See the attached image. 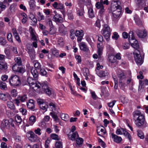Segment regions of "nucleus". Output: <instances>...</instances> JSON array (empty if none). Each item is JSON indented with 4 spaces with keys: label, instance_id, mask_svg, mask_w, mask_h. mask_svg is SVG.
<instances>
[{
    "label": "nucleus",
    "instance_id": "obj_45",
    "mask_svg": "<svg viewBox=\"0 0 148 148\" xmlns=\"http://www.w3.org/2000/svg\"><path fill=\"white\" fill-rule=\"evenodd\" d=\"M6 43V42L5 38L0 37V44L1 45H4Z\"/></svg>",
    "mask_w": 148,
    "mask_h": 148
},
{
    "label": "nucleus",
    "instance_id": "obj_40",
    "mask_svg": "<svg viewBox=\"0 0 148 148\" xmlns=\"http://www.w3.org/2000/svg\"><path fill=\"white\" fill-rule=\"evenodd\" d=\"M58 44L59 46L62 47L64 45V42L63 39L61 38H59L58 41Z\"/></svg>",
    "mask_w": 148,
    "mask_h": 148
},
{
    "label": "nucleus",
    "instance_id": "obj_63",
    "mask_svg": "<svg viewBox=\"0 0 148 148\" xmlns=\"http://www.w3.org/2000/svg\"><path fill=\"white\" fill-rule=\"evenodd\" d=\"M1 148H8L6 143L5 142H2L1 143Z\"/></svg>",
    "mask_w": 148,
    "mask_h": 148
},
{
    "label": "nucleus",
    "instance_id": "obj_50",
    "mask_svg": "<svg viewBox=\"0 0 148 148\" xmlns=\"http://www.w3.org/2000/svg\"><path fill=\"white\" fill-rule=\"evenodd\" d=\"M35 80L33 79L31 77H29L27 79V82H28L29 85L31 84L34 83V82H35Z\"/></svg>",
    "mask_w": 148,
    "mask_h": 148
},
{
    "label": "nucleus",
    "instance_id": "obj_53",
    "mask_svg": "<svg viewBox=\"0 0 148 148\" xmlns=\"http://www.w3.org/2000/svg\"><path fill=\"white\" fill-rule=\"evenodd\" d=\"M40 74L42 75H46L47 74V72L45 69L41 68L40 69Z\"/></svg>",
    "mask_w": 148,
    "mask_h": 148
},
{
    "label": "nucleus",
    "instance_id": "obj_16",
    "mask_svg": "<svg viewBox=\"0 0 148 148\" xmlns=\"http://www.w3.org/2000/svg\"><path fill=\"white\" fill-rule=\"evenodd\" d=\"M111 136L112 138L113 139L114 141L116 143H120L122 140L121 137L113 133L111 134Z\"/></svg>",
    "mask_w": 148,
    "mask_h": 148
},
{
    "label": "nucleus",
    "instance_id": "obj_64",
    "mask_svg": "<svg viewBox=\"0 0 148 148\" xmlns=\"http://www.w3.org/2000/svg\"><path fill=\"white\" fill-rule=\"evenodd\" d=\"M36 147L37 145H33L32 147L30 145L28 144L26 145L25 146V148H36Z\"/></svg>",
    "mask_w": 148,
    "mask_h": 148
},
{
    "label": "nucleus",
    "instance_id": "obj_61",
    "mask_svg": "<svg viewBox=\"0 0 148 148\" xmlns=\"http://www.w3.org/2000/svg\"><path fill=\"white\" fill-rule=\"evenodd\" d=\"M119 37V36L118 35V33L116 32H114L113 35L112 36V38H114L115 40H117Z\"/></svg>",
    "mask_w": 148,
    "mask_h": 148
},
{
    "label": "nucleus",
    "instance_id": "obj_4",
    "mask_svg": "<svg viewBox=\"0 0 148 148\" xmlns=\"http://www.w3.org/2000/svg\"><path fill=\"white\" fill-rule=\"evenodd\" d=\"M102 34L106 40L108 39L111 34V30L109 25L107 24H104L103 26L102 30Z\"/></svg>",
    "mask_w": 148,
    "mask_h": 148
},
{
    "label": "nucleus",
    "instance_id": "obj_38",
    "mask_svg": "<svg viewBox=\"0 0 148 148\" xmlns=\"http://www.w3.org/2000/svg\"><path fill=\"white\" fill-rule=\"evenodd\" d=\"M7 39L8 41L11 42H13V38L12 37V34L10 32H8L7 34Z\"/></svg>",
    "mask_w": 148,
    "mask_h": 148
},
{
    "label": "nucleus",
    "instance_id": "obj_15",
    "mask_svg": "<svg viewBox=\"0 0 148 148\" xmlns=\"http://www.w3.org/2000/svg\"><path fill=\"white\" fill-rule=\"evenodd\" d=\"M58 31L62 35H65L67 33V29L66 28L63 24H61L59 26Z\"/></svg>",
    "mask_w": 148,
    "mask_h": 148
},
{
    "label": "nucleus",
    "instance_id": "obj_14",
    "mask_svg": "<svg viewBox=\"0 0 148 148\" xmlns=\"http://www.w3.org/2000/svg\"><path fill=\"white\" fill-rule=\"evenodd\" d=\"M20 65H17V64H15L12 67V70L14 71L19 73H22L24 72V70L23 69L19 67Z\"/></svg>",
    "mask_w": 148,
    "mask_h": 148
},
{
    "label": "nucleus",
    "instance_id": "obj_35",
    "mask_svg": "<svg viewBox=\"0 0 148 148\" xmlns=\"http://www.w3.org/2000/svg\"><path fill=\"white\" fill-rule=\"evenodd\" d=\"M84 32L82 30H76L75 33V35L76 36H84Z\"/></svg>",
    "mask_w": 148,
    "mask_h": 148
},
{
    "label": "nucleus",
    "instance_id": "obj_43",
    "mask_svg": "<svg viewBox=\"0 0 148 148\" xmlns=\"http://www.w3.org/2000/svg\"><path fill=\"white\" fill-rule=\"evenodd\" d=\"M14 60L17 65H22V61L21 58L19 57L16 58Z\"/></svg>",
    "mask_w": 148,
    "mask_h": 148
},
{
    "label": "nucleus",
    "instance_id": "obj_54",
    "mask_svg": "<svg viewBox=\"0 0 148 148\" xmlns=\"http://www.w3.org/2000/svg\"><path fill=\"white\" fill-rule=\"evenodd\" d=\"M51 139L49 138H47L46 140L45 141V148H48L49 147V144L50 143Z\"/></svg>",
    "mask_w": 148,
    "mask_h": 148
},
{
    "label": "nucleus",
    "instance_id": "obj_58",
    "mask_svg": "<svg viewBox=\"0 0 148 148\" xmlns=\"http://www.w3.org/2000/svg\"><path fill=\"white\" fill-rule=\"evenodd\" d=\"M34 66L35 68H36L38 69H40L41 68L40 64L38 62L34 64Z\"/></svg>",
    "mask_w": 148,
    "mask_h": 148
},
{
    "label": "nucleus",
    "instance_id": "obj_8",
    "mask_svg": "<svg viewBox=\"0 0 148 148\" xmlns=\"http://www.w3.org/2000/svg\"><path fill=\"white\" fill-rule=\"evenodd\" d=\"M27 136L28 137V139L32 142L35 141L37 139V136L32 131L29 132L27 134Z\"/></svg>",
    "mask_w": 148,
    "mask_h": 148
},
{
    "label": "nucleus",
    "instance_id": "obj_11",
    "mask_svg": "<svg viewBox=\"0 0 148 148\" xmlns=\"http://www.w3.org/2000/svg\"><path fill=\"white\" fill-rule=\"evenodd\" d=\"M27 108L32 111H34L36 110L35 108L34 101L32 99L29 100L28 102L27 103Z\"/></svg>",
    "mask_w": 148,
    "mask_h": 148
},
{
    "label": "nucleus",
    "instance_id": "obj_49",
    "mask_svg": "<svg viewBox=\"0 0 148 148\" xmlns=\"http://www.w3.org/2000/svg\"><path fill=\"white\" fill-rule=\"evenodd\" d=\"M84 11L83 9L79 10L77 11V13L78 15L82 16L84 15Z\"/></svg>",
    "mask_w": 148,
    "mask_h": 148
},
{
    "label": "nucleus",
    "instance_id": "obj_7",
    "mask_svg": "<svg viewBox=\"0 0 148 148\" xmlns=\"http://www.w3.org/2000/svg\"><path fill=\"white\" fill-rule=\"evenodd\" d=\"M121 3L119 0H113L111 2V10L114 9H121L120 6Z\"/></svg>",
    "mask_w": 148,
    "mask_h": 148
},
{
    "label": "nucleus",
    "instance_id": "obj_6",
    "mask_svg": "<svg viewBox=\"0 0 148 148\" xmlns=\"http://www.w3.org/2000/svg\"><path fill=\"white\" fill-rule=\"evenodd\" d=\"M37 103L39 106L40 108L46 112L48 108L47 103L42 99H38L37 100Z\"/></svg>",
    "mask_w": 148,
    "mask_h": 148
},
{
    "label": "nucleus",
    "instance_id": "obj_28",
    "mask_svg": "<svg viewBox=\"0 0 148 148\" xmlns=\"http://www.w3.org/2000/svg\"><path fill=\"white\" fill-rule=\"evenodd\" d=\"M76 143L80 147L83 143V140L81 138L79 137L76 139Z\"/></svg>",
    "mask_w": 148,
    "mask_h": 148
},
{
    "label": "nucleus",
    "instance_id": "obj_51",
    "mask_svg": "<svg viewBox=\"0 0 148 148\" xmlns=\"http://www.w3.org/2000/svg\"><path fill=\"white\" fill-rule=\"evenodd\" d=\"M70 37L71 38L72 40L74 39L75 38L74 34H75V33L74 32V30L73 29H71L70 31Z\"/></svg>",
    "mask_w": 148,
    "mask_h": 148
},
{
    "label": "nucleus",
    "instance_id": "obj_55",
    "mask_svg": "<svg viewBox=\"0 0 148 148\" xmlns=\"http://www.w3.org/2000/svg\"><path fill=\"white\" fill-rule=\"evenodd\" d=\"M6 7V6L3 4V2L0 1V8H1V11L5 10Z\"/></svg>",
    "mask_w": 148,
    "mask_h": 148
},
{
    "label": "nucleus",
    "instance_id": "obj_18",
    "mask_svg": "<svg viewBox=\"0 0 148 148\" xmlns=\"http://www.w3.org/2000/svg\"><path fill=\"white\" fill-rule=\"evenodd\" d=\"M79 47L81 50L84 51L88 52V49L85 43L84 42H83L80 44Z\"/></svg>",
    "mask_w": 148,
    "mask_h": 148
},
{
    "label": "nucleus",
    "instance_id": "obj_48",
    "mask_svg": "<svg viewBox=\"0 0 148 148\" xmlns=\"http://www.w3.org/2000/svg\"><path fill=\"white\" fill-rule=\"evenodd\" d=\"M124 129L122 128L118 129L116 131V134L118 135H121L123 134V132Z\"/></svg>",
    "mask_w": 148,
    "mask_h": 148
},
{
    "label": "nucleus",
    "instance_id": "obj_33",
    "mask_svg": "<svg viewBox=\"0 0 148 148\" xmlns=\"http://www.w3.org/2000/svg\"><path fill=\"white\" fill-rule=\"evenodd\" d=\"M88 13L89 16L90 18L94 17V14L92 9V8H89L88 9Z\"/></svg>",
    "mask_w": 148,
    "mask_h": 148
},
{
    "label": "nucleus",
    "instance_id": "obj_23",
    "mask_svg": "<svg viewBox=\"0 0 148 148\" xmlns=\"http://www.w3.org/2000/svg\"><path fill=\"white\" fill-rule=\"evenodd\" d=\"M133 42L132 41H130V43L131 44V46L135 49H137L139 47V46L137 41L136 40H134Z\"/></svg>",
    "mask_w": 148,
    "mask_h": 148
},
{
    "label": "nucleus",
    "instance_id": "obj_34",
    "mask_svg": "<svg viewBox=\"0 0 148 148\" xmlns=\"http://www.w3.org/2000/svg\"><path fill=\"white\" fill-rule=\"evenodd\" d=\"M35 2L33 0H31L29 2V5L30 9L33 10L34 9L36 5L35 4Z\"/></svg>",
    "mask_w": 148,
    "mask_h": 148
},
{
    "label": "nucleus",
    "instance_id": "obj_12",
    "mask_svg": "<svg viewBox=\"0 0 148 148\" xmlns=\"http://www.w3.org/2000/svg\"><path fill=\"white\" fill-rule=\"evenodd\" d=\"M28 49L27 53L29 54V56L32 60L34 59L35 57V50L33 48L31 49L30 47H27Z\"/></svg>",
    "mask_w": 148,
    "mask_h": 148
},
{
    "label": "nucleus",
    "instance_id": "obj_59",
    "mask_svg": "<svg viewBox=\"0 0 148 148\" xmlns=\"http://www.w3.org/2000/svg\"><path fill=\"white\" fill-rule=\"evenodd\" d=\"M135 22L136 24L139 26L141 25H142V22L139 19L137 18L136 19Z\"/></svg>",
    "mask_w": 148,
    "mask_h": 148
},
{
    "label": "nucleus",
    "instance_id": "obj_31",
    "mask_svg": "<svg viewBox=\"0 0 148 148\" xmlns=\"http://www.w3.org/2000/svg\"><path fill=\"white\" fill-rule=\"evenodd\" d=\"M128 39L129 42L131 41V40H136L132 32H130L129 33Z\"/></svg>",
    "mask_w": 148,
    "mask_h": 148
},
{
    "label": "nucleus",
    "instance_id": "obj_39",
    "mask_svg": "<svg viewBox=\"0 0 148 148\" xmlns=\"http://www.w3.org/2000/svg\"><path fill=\"white\" fill-rule=\"evenodd\" d=\"M57 9H60L61 10V12H62V14H63L64 13L65 9L62 3H59L58 4V7Z\"/></svg>",
    "mask_w": 148,
    "mask_h": 148
},
{
    "label": "nucleus",
    "instance_id": "obj_27",
    "mask_svg": "<svg viewBox=\"0 0 148 148\" xmlns=\"http://www.w3.org/2000/svg\"><path fill=\"white\" fill-rule=\"evenodd\" d=\"M98 75L100 77H105L108 75V73L106 71H101L98 73Z\"/></svg>",
    "mask_w": 148,
    "mask_h": 148
},
{
    "label": "nucleus",
    "instance_id": "obj_42",
    "mask_svg": "<svg viewBox=\"0 0 148 148\" xmlns=\"http://www.w3.org/2000/svg\"><path fill=\"white\" fill-rule=\"evenodd\" d=\"M15 120L19 124H20L22 121V119L20 116L17 115L15 117Z\"/></svg>",
    "mask_w": 148,
    "mask_h": 148
},
{
    "label": "nucleus",
    "instance_id": "obj_25",
    "mask_svg": "<svg viewBox=\"0 0 148 148\" xmlns=\"http://www.w3.org/2000/svg\"><path fill=\"white\" fill-rule=\"evenodd\" d=\"M7 64L2 62H0V71L6 70L7 69Z\"/></svg>",
    "mask_w": 148,
    "mask_h": 148
},
{
    "label": "nucleus",
    "instance_id": "obj_37",
    "mask_svg": "<svg viewBox=\"0 0 148 148\" xmlns=\"http://www.w3.org/2000/svg\"><path fill=\"white\" fill-rule=\"evenodd\" d=\"M103 2L102 0H101L100 2H97L95 5L96 8L97 9H101L103 7Z\"/></svg>",
    "mask_w": 148,
    "mask_h": 148
},
{
    "label": "nucleus",
    "instance_id": "obj_57",
    "mask_svg": "<svg viewBox=\"0 0 148 148\" xmlns=\"http://www.w3.org/2000/svg\"><path fill=\"white\" fill-rule=\"evenodd\" d=\"M130 47L129 44L127 43H124L122 45V47L124 49H128Z\"/></svg>",
    "mask_w": 148,
    "mask_h": 148
},
{
    "label": "nucleus",
    "instance_id": "obj_24",
    "mask_svg": "<svg viewBox=\"0 0 148 148\" xmlns=\"http://www.w3.org/2000/svg\"><path fill=\"white\" fill-rule=\"evenodd\" d=\"M36 121V117L35 116L32 115L29 118V123L31 125H32Z\"/></svg>",
    "mask_w": 148,
    "mask_h": 148
},
{
    "label": "nucleus",
    "instance_id": "obj_36",
    "mask_svg": "<svg viewBox=\"0 0 148 148\" xmlns=\"http://www.w3.org/2000/svg\"><path fill=\"white\" fill-rule=\"evenodd\" d=\"M109 60L111 63H114L116 61V58L114 56H110L108 57Z\"/></svg>",
    "mask_w": 148,
    "mask_h": 148
},
{
    "label": "nucleus",
    "instance_id": "obj_13",
    "mask_svg": "<svg viewBox=\"0 0 148 148\" xmlns=\"http://www.w3.org/2000/svg\"><path fill=\"white\" fill-rule=\"evenodd\" d=\"M121 9H114V10H111L112 12V15L113 17L116 18L119 17L121 14Z\"/></svg>",
    "mask_w": 148,
    "mask_h": 148
},
{
    "label": "nucleus",
    "instance_id": "obj_1",
    "mask_svg": "<svg viewBox=\"0 0 148 148\" xmlns=\"http://www.w3.org/2000/svg\"><path fill=\"white\" fill-rule=\"evenodd\" d=\"M133 119L136 126L139 128H144L148 127V124L145 117L139 110H136L133 113Z\"/></svg>",
    "mask_w": 148,
    "mask_h": 148
},
{
    "label": "nucleus",
    "instance_id": "obj_3",
    "mask_svg": "<svg viewBox=\"0 0 148 148\" xmlns=\"http://www.w3.org/2000/svg\"><path fill=\"white\" fill-rule=\"evenodd\" d=\"M9 83L14 87L19 86L21 84L20 78L16 75H12L9 78Z\"/></svg>",
    "mask_w": 148,
    "mask_h": 148
},
{
    "label": "nucleus",
    "instance_id": "obj_29",
    "mask_svg": "<svg viewBox=\"0 0 148 148\" xmlns=\"http://www.w3.org/2000/svg\"><path fill=\"white\" fill-rule=\"evenodd\" d=\"M60 116L62 119L64 121H68L69 120V116L67 114L62 113Z\"/></svg>",
    "mask_w": 148,
    "mask_h": 148
},
{
    "label": "nucleus",
    "instance_id": "obj_46",
    "mask_svg": "<svg viewBox=\"0 0 148 148\" xmlns=\"http://www.w3.org/2000/svg\"><path fill=\"white\" fill-rule=\"evenodd\" d=\"M11 96L14 97H16L17 95V92L16 90L13 89L11 91Z\"/></svg>",
    "mask_w": 148,
    "mask_h": 148
},
{
    "label": "nucleus",
    "instance_id": "obj_26",
    "mask_svg": "<svg viewBox=\"0 0 148 148\" xmlns=\"http://www.w3.org/2000/svg\"><path fill=\"white\" fill-rule=\"evenodd\" d=\"M18 99L22 102L25 101L27 99V96L25 94L21 95H18Z\"/></svg>",
    "mask_w": 148,
    "mask_h": 148
},
{
    "label": "nucleus",
    "instance_id": "obj_20",
    "mask_svg": "<svg viewBox=\"0 0 148 148\" xmlns=\"http://www.w3.org/2000/svg\"><path fill=\"white\" fill-rule=\"evenodd\" d=\"M31 73L34 78L37 79L38 73L37 70L35 68H32L31 69Z\"/></svg>",
    "mask_w": 148,
    "mask_h": 148
},
{
    "label": "nucleus",
    "instance_id": "obj_22",
    "mask_svg": "<svg viewBox=\"0 0 148 148\" xmlns=\"http://www.w3.org/2000/svg\"><path fill=\"white\" fill-rule=\"evenodd\" d=\"M9 97H11L10 95L7 94L0 93V99L5 101L6 100L7 98Z\"/></svg>",
    "mask_w": 148,
    "mask_h": 148
},
{
    "label": "nucleus",
    "instance_id": "obj_17",
    "mask_svg": "<svg viewBox=\"0 0 148 148\" xmlns=\"http://www.w3.org/2000/svg\"><path fill=\"white\" fill-rule=\"evenodd\" d=\"M53 20L56 22L59 23L62 21V18L60 14H57L54 16Z\"/></svg>",
    "mask_w": 148,
    "mask_h": 148
},
{
    "label": "nucleus",
    "instance_id": "obj_10",
    "mask_svg": "<svg viewBox=\"0 0 148 148\" xmlns=\"http://www.w3.org/2000/svg\"><path fill=\"white\" fill-rule=\"evenodd\" d=\"M119 81H125L126 76L124 72L122 71H119L117 74Z\"/></svg>",
    "mask_w": 148,
    "mask_h": 148
},
{
    "label": "nucleus",
    "instance_id": "obj_5",
    "mask_svg": "<svg viewBox=\"0 0 148 148\" xmlns=\"http://www.w3.org/2000/svg\"><path fill=\"white\" fill-rule=\"evenodd\" d=\"M133 54L136 64L138 66H140L143 62L144 58L141 56L139 51L137 52L135 51L133 52Z\"/></svg>",
    "mask_w": 148,
    "mask_h": 148
},
{
    "label": "nucleus",
    "instance_id": "obj_32",
    "mask_svg": "<svg viewBox=\"0 0 148 148\" xmlns=\"http://www.w3.org/2000/svg\"><path fill=\"white\" fill-rule=\"evenodd\" d=\"M7 105L9 108L11 109L14 110L15 108V107L13 103L11 101H8Z\"/></svg>",
    "mask_w": 148,
    "mask_h": 148
},
{
    "label": "nucleus",
    "instance_id": "obj_47",
    "mask_svg": "<svg viewBox=\"0 0 148 148\" xmlns=\"http://www.w3.org/2000/svg\"><path fill=\"white\" fill-rule=\"evenodd\" d=\"M138 137L142 139L144 138L145 136L143 133L140 131H138Z\"/></svg>",
    "mask_w": 148,
    "mask_h": 148
},
{
    "label": "nucleus",
    "instance_id": "obj_21",
    "mask_svg": "<svg viewBox=\"0 0 148 148\" xmlns=\"http://www.w3.org/2000/svg\"><path fill=\"white\" fill-rule=\"evenodd\" d=\"M97 52L99 56V57H100L101 56L102 53V51L103 50V47L100 44L98 43L97 45Z\"/></svg>",
    "mask_w": 148,
    "mask_h": 148
},
{
    "label": "nucleus",
    "instance_id": "obj_52",
    "mask_svg": "<svg viewBox=\"0 0 148 148\" xmlns=\"http://www.w3.org/2000/svg\"><path fill=\"white\" fill-rule=\"evenodd\" d=\"M52 53L53 55L56 57H58L59 56V53L58 50L53 49L52 51Z\"/></svg>",
    "mask_w": 148,
    "mask_h": 148
},
{
    "label": "nucleus",
    "instance_id": "obj_44",
    "mask_svg": "<svg viewBox=\"0 0 148 148\" xmlns=\"http://www.w3.org/2000/svg\"><path fill=\"white\" fill-rule=\"evenodd\" d=\"M56 148H62V143L60 141L57 142L55 144Z\"/></svg>",
    "mask_w": 148,
    "mask_h": 148
},
{
    "label": "nucleus",
    "instance_id": "obj_30",
    "mask_svg": "<svg viewBox=\"0 0 148 148\" xmlns=\"http://www.w3.org/2000/svg\"><path fill=\"white\" fill-rule=\"evenodd\" d=\"M0 88L3 90H5L7 89L6 84L5 83L0 81Z\"/></svg>",
    "mask_w": 148,
    "mask_h": 148
},
{
    "label": "nucleus",
    "instance_id": "obj_62",
    "mask_svg": "<svg viewBox=\"0 0 148 148\" xmlns=\"http://www.w3.org/2000/svg\"><path fill=\"white\" fill-rule=\"evenodd\" d=\"M8 77V75H3L1 77V80L3 81H5L7 80Z\"/></svg>",
    "mask_w": 148,
    "mask_h": 148
},
{
    "label": "nucleus",
    "instance_id": "obj_56",
    "mask_svg": "<svg viewBox=\"0 0 148 148\" xmlns=\"http://www.w3.org/2000/svg\"><path fill=\"white\" fill-rule=\"evenodd\" d=\"M116 102V101L115 100H113L112 102L108 103H107V105L110 108H112Z\"/></svg>",
    "mask_w": 148,
    "mask_h": 148
},
{
    "label": "nucleus",
    "instance_id": "obj_41",
    "mask_svg": "<svg viewBox=\"0 0 148 148\" xmlns=\"http://www.w3.org/2000/svg\"><path fill=\"white\" fill-rule=\"evenodd\" d=\"M50 136L52 139L56 140H59L60 139V138L59 137L58 135L55 134H51Z\"/></svg>",
    "mask_w": 148,
    "mask_h": 148
},
{
    "label": "nucleus",
    "instance_id": "obj_60",
    "mask_svg": "<svg viewBox=\"0 0 148 148\" xmlns=\"http://www.w3.org/2000/svg\"><path fill=\"white\" fill-rule=\"evenodd\" d=\"M75 58L77 61V62L79 63H81L82 60L81 57L80 56H75Z\"/></svg>",
    "mask_w": 148,
    "mask_h": 148
},
{
    "label": "nucleus",
    "instance_id": "obj_9",
    "mask_svg": "<svg viewBox=\"0 0 148 148\" xmlns=\"http://www.w3.org/2000/svg\"><path fill=\"white\" fill-rule=\"evenodd\" d=\"M136 32L137 35L140 38H144L147 35V32L145 29L143 31L142 30L137 29L136 31Z\"/></svg>",
    "mask_w": 148,
    "mask_h": 148
},
{
    "label": "nucleus",
    "instance_id": "obj_2",
    "mask_svg": "<svg viewBox=\"0 0 148 148\" xmlns=\"http://www.w3.org/2000/svg\"><path fill=\"white\" fill-rule=\"evenodd\" d=\"M29 86L31 88L33 89L34 90L40 88V87H41L42 90L46 94L49 96L52 94L54 93L53 91L49 86L47 82H44L40 84L39 83H36L35 81V82H34V83L30 84Z\"/></svg>",
    "mask_w": 148,
    "mask_h": 148
},
{
    "label": "nucleus",
    "instance_id": "obj_19",
    "mask_svg": "<svg viewBox=\"0 0 148 148\" xmlns=\"http://www.w3.org/2000/svg\"><path fill=\"white\" fill-rule=\"evenodd\" d=\"M68 136L69 137H70V139L72 141L75 140L76 139L79 137V135L77 132H73L72 134L71 135H68Z\"/></svg>",
    "mask_w": 148,
    "mask_h": 148
}]
</instances>
